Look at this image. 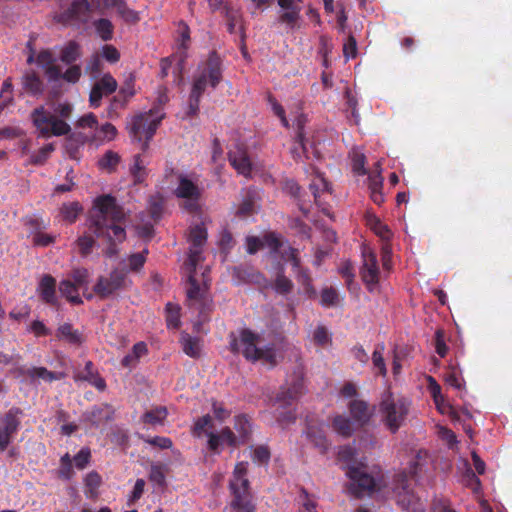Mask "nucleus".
I'll list each match as a JSON object with an SVG mask.
<instances>
[{
    "instance_id": "nucleus-29",
    "label": "nucleus",
    "mask_w": 512,
    "mask_h": 512,
    "mask_svg": "<svg viewBox=\"0 0 512 512\" xmlns=\"http://www.w3.org/2000/svg\"><path fill=\"white\" fill-rule=\"evenodd\" d=\"M79 288L70 279L62 280L59 284V291L63 297L73 304H82V299L78 294Z\"/></svg>"
},
{
    "instance_id": "nucleus-7",
    "label": "nucleus",
    "mask_w": 512,
    "mask_h": 512,
    "mask_svg": "<svg viewBox=\"0 0 512 512\" xmlns=\"http://www.w3.org/2000/svg\"><path fill=\"white\" fill-rule=\"evenodd\" d=\"M346 475L351 480L350 491L356 497L374 492L377 488V480L371 475L367 466L362 463H354L346 467Z\"/></svg>"
},
{
    "instance_id": "nucleus-53",
    "label": "nucleus",
    "mask_w": 512,
    "mask_h": 512,
    "mask_svg": "<svg viewBox=\"0 0 512 512\" xmlns=\"http://www.w3.org/2000/svg\"><path fill=\"white\" fill-rule=\"evenodd\" d=\"M338 303V293L333 287H326L321 292V304L326 307L336 306Z\"/></svg>"
},
{
    "instance_id": "nucleus-17",
    "label": "nucleus",
    "mask_w": 512,
    "mask_h": 512,
    "mask_svg": "<svg viewBox=\"0 0 512 512\" xmlns=\"http://www.w3.org/2000/svg\"><path fill=\"white\" fill-rule=\"evenodd\" d=\"M223 17L226 20L227 30L230 34L236 33L238 27L241 39L244 41L245 34L243 29V17L240 7L233 5L231 2H225Z\"/></svg>"
},
{
    "instance_id": "nucleus-52",
    "label": "nucleus",
    "mask_w": 512,
    "mask_h": 512,
    "mask_svg": "<svg viewBox=\"0 0 512 512\" xmlns=\"http://www.w3.org/2000/svg\"><path fill=\"white\" fill-rule=\"evenodd\" d=\"M91 460V451L88 447H83L79 450V452L74 456L73 462L75 467L79 470H83L87 467Z\"/></svg>"
},
{
    "instance_id": "nucleus-14",
    "label": "nucleus",
    "mask_w": 512,
    "mask_h": 512,
    "mask_svg": "<svg viewBox=\"0 0 512 512\" xmlns=\"http://www.w3.org/2000/svg\"><path fill=\"white\" fill-rule=\"evenodd\" d=\"M117 81L115 78L107 73L100 80H98L92 87L89 95V103L93 108H97L101 104L103 96L114 93L117 89Z\"/></svg>"
},
{
    "instance_id": "nucleus-43",
    "label": "nucleus",
    "mask_w": 512,
    "mask_h": 512,
    "mask_svg": "<svg viewBox=\"0 0 512 512\" xmlns=\"http://www.w3.org/2000/svg\"><path fill=\"white\" fill-rule=\"evenodd\" d=\"M309 189L314 196L315 203L320 206V193L324 191L328 192L330 190V183L319 176L310 183Z\"/></svg>"
},
{
    "instance_id": "nucleus-50",
    "label": "nucleus",
    "mask_w": 512,
    "mask_h": 512,
    "mask_svg": "<svg viewBox=\"0 0 512 512\" xmlns=\"http://www.w3.org/2000/svg\"><path fill=\"white\" fill-rule=\"evenodd\" d=\"M263 360L265 363L270 366H275L277 364L276 359V351L273 345L266 346L265 348H260L259 353L256 354L253 361Z\"/></svg>"
},
{
    "instance_id": "nucleus-18",
    "label": "nucleus",
    "mask_w": 512,
    "mask_h": 512,
    "mask_svg": "<svg viewBox=\"0 0 512 512\" xmlns=\"http://www.w3.org/2000/svg\"><path fill=\"white\" fill-rule=\"evenodd\" d=\"M37 292L45 304L50 306L57 305L56 280L50 274H45L41 277L37 286Z\"/></svg>"
},
{
    "instance_id": "nucleus-3",
    "label": "nucleus",
    "mask_w": 512,
    "mask_h": 512,
    "mask_svg": "<svg viewBox=\"0 0 512 512\" xmlns=\"http://www.w3.org/2000/svg\"><path fill=\"white\" fill-rule=\"evenodd\" d=\"M30 120L41 138L68 135L70 125L63 119L54 115L44 105L34 108L30 113Z\"/></svg>"
},
{
    "instance_id": "nucleus-63",
    "label": "nucleus",
    "mask_w": 512,
    "mask_h": 512,
    "mask_svg": "<svg viewBox=\"0 0 512 512\" xmlns=\"http://www.w3.org/2000/svg\"><path fill=\"white\" fill-rule=\"evenodd\" d=\"M435 350L442 358L445 357L448 352V346L445 343V334L441 329L435 332Z\"/></svg>"
},
{
    "instance_id": "nucleus-22",
    "label": "nucleus",
    "mask_w": 512,
    "mask_h": 512,
    "mask_svg": "<svg viewBox=\"0 0 512 512\" xmlns=\"http://www.w3.org/2000/svg\"><path fill=\"white\" fill-rule=\"evenodd\" d=\"M74 380L75 381H87L92 386L96 387L98 390H104L106 387L105 380L95 370L94 364L90 360L86 361L82 372H78V373L74 374Z\"/></svg>"
},
{
    "instance_id": "nucleus-40",
    "label": "nucleus",
    "mask_w": 512,
    "mask_h": 512,
    "mask_svg": "<svg viewBox=\"0 0 512 512\" xmlns=\"http://www.w3.org/2000/svg\"><path fill=\"white\" fill-rule=\"evenodd\" d=\"M368 226L382 239L388 240L392 233L387 225L383 224L379 218L374 215L367 217Z\"/></svg>"
},
{
    "instance_id": "nucleus-28",
    "label": "nucleus",
    "mask_w": 512,
    "mask_h": 512,
    "mask_svg": "<svg viewBox=\"0 0 512 512\" xmlns=\"http://www.w3.org/2000/svg\"><path fill=\"white\" fill-rule=\"evenodd\" d=\"M181 344L183 352L191 358H199L201 355V341L197 337H192L189 334L181 336Z\"/></svg>"
},
{
    "instance_id": "nucleus-59",
    "label": "nucleus",
    "mask_w": 512,
    "mask_h": 512,
    "mask_svg": "<svg viewBox=\"0 0 512 512\" xmlns=\"http://www.w3.org/2000/svg\"><path fill=\"white\" fill-rule=\"evenodd\" d=\"M54 241L55 236H52L41 231H35L32 234V242L35 246L47 247L50 244L54 243Z\"/></svg>"
},
{
    "instance_id": "nucleus-2",
    "label": "nucleus",
    "mask_w": 512,
    "mask_h": 512,
    "mask_svg": "<svg viewBox=\"0 0 512 512\" xmlns=\"http://www.w3.org/2000/svg\"><path fill=\"white\" fill-rule=\"evenodd\" d=\"M223 77L222 60L220 56L212 51L208 58L201 62L193 76L192 87L186 110L187 117H194L198 114L202 95L209 86L215 89Z\"/></svg>"
},
{
    "instance_id": "nucleus-44",
    "label": "nucleus",
    "mask_w": 512,
    "mask_h": 512,
    "mask_svg": "<svg viewBox=\"0 0 512 512\" xmlns=\"http://www.w3.org/2000/svg\"><path fill=\"white\" fill-rule=\"evenodd\" d=\"M207 240V230L202 225H196L191 228L189 241L191 246L203 247Z\"/></svg>"
},
{
    "instance_id": "nucleus-47",
    "label": "nucleus",
    "mask_w": 512,
    "mask_h": 512,
    "mask_svg": "<svg viewBox=\"0 0 512 512\" xmlns=\"http://www.w3.org/2000/svg\"><path fill=\"white\" fill-rule=\"evenodd\" d=\"M271 458L268 446L259 445L253 449L252 461L258 465H267Z\"/></svg>"
},
{
    "instance_id": "nucleus-56",
    "label": "nucleus",
    "mask_w": 512,
    "mask_h": 512,
    "mask_svg": "<svg viewBox=\"0 0 512 512\" xmlns=\"http://www.w3.org/2000/svg\"><path fill=\"white\" fill-rule=\"evenodd\" d=\"M301 8L293 9L291 11H284L279 16V21L288 25L291 29L297 26V22L300 18Z\"/></svg>"
},
{
    "instance_id": "nucleus-33",
    "label": "nucleus",
    "mask_w": 512,
    "mask_h": 512,
    "mask_svg": "<svg viewBox=\"0 0 512 512\" xmlns=\"http://www.w3.org/2000/svg\"><path fill=\"white\" fill-rule=\"evenodd\" d=\"M111 6L117 10V13L126 21L135 23L139 21L138 13L130 9L125 0H111Z\"/></svg>"
},
{
    "instance_id": "nucleus-9",
    "label": "nucleus",
    "mask_w": 512,
    "mask_h": 512,
    "mask_svg": "<svg viewBox=\"0 0 512 512\" xmlns=\"http://www.w3.org/2000/svg\"><path fill=\"white\" fill-rule=\"evenodd\" d=\"M23 414L21 408L13 406L1 417L0 453L4 452L13 442L15 435L21 428V417Z\"/></svg>"
},
{
    "instance_id": "nucleus-25",
    "label": "nucleus",
    "mask_w": 512,
    "mask_h": 512,
    "mask_svg": "<svg viewBox=\"0 0 512 512\" xmlns=\"http://www.w3.org/2000/svg\"><path fill=\"white\" fill-rule=\"evenodd\" d=\"M234 429L237 432L236 438L239 439V445H243L250 440L252 424L247 415L239 414L234 417Z\"/></svg>"
},
{
    "instance_id": "nucleus-42",
    "label": "nucleus",
    "mask_w": 512,
    "mask_h": 512,
    "mask_svg": "<svg viewBox=\"0 0 512 512\" xmlns=\"http://www.w3.org/2000/svg\"><path fill=\"white\" fill-rule=\"evenodd\" d=\"M165 310L167 327L172 329L179 328L181 324L180 307L172 303H167Z\"/></svg>"
},
{
    "instance_id": "nucleus-51",
    "label": "nucleus",
    "mask_w": 512,
    "mask_h": 512,
    "mask_svg": "<svg viewBox=\"0 0 512 512\" xmlns=\"http://www.w3.org/2000/svg\"><path fill=\"white\" fill-rule=\"evenodd\" d=\"M383 180L384 179L381 175V164L380 162H377L375 164V171L368 177L370 192L382 190Z\"/></svg>"
},
{
    "instance_id": "nucleus-45",
    "label": "nucleus",
    "mask_w": 512,
    "mask_h": 512,
    "mask_svg": "<svg viewBox=\"0 0 512 512\" xmlns=\"http://www.w3.org/2000/svg\"><path fill=\"white\" fill-rule=\"evenodd\" d=\"M58 334L60 337L66 339L69 343L79 344L81 342V335L77 330H74L70 323H64L59 326Z\"/></svg>"
},
{
    "instance_id": "nucleus-31",
    "label": "nucleus",
    "mask_w": 512,
    "mask_h": 512,
    "mask_svg": "<svg viewBox=\"0 0 512 512\" xmlns=\"http://www.w3.org/2000/svg\"><path fill=\"white\" fill-rule=\"evenodd\" d=\"M85 494L87 497H96L102 484V477L96 471L89 472L84 478Z\"/></svg>"
},
{
    "instance_id": "nucleus-62",
    "label": "nucleus",
    "mask_w": 512,
    "mask_h": 512,
    "mask_svg": "<svg viewBox=\"0 0 512 512\" xmlns=\"http://www.w3.org/2000/svg\"><path fill=\"white\" fill-rule=\"evenodd\" d=\"M339 273L345 279L347 288L352 290L354 288V272L351 263L346 262L339 268Z\"/></svg>"
},
{
    "instance_id": "nucleus-35",
    "label": "nucleus",
    "mask_w": 512,
    "mask_h": 512,
    "mask_svg": "<svg viewBox=\"0 0 512 512\" xmlns=\"http://www.w3.org/2000/svg\"><path fill=\"white\" fill-rule=\"evenodd\" d=\"M333 429L343 437H350L353 434V425L349 418L337 415L332 422Z\"/></svg>"
},
{
    "instance_id": "nucleus-41",
    "label": "nucleus",
    "mask_w": 512,
    "mask_h": 512,
    "mask_svg": "<svg viewBox=\"0 0 512 512\" xmlns=\"http://www.w3.org/2000/svg\"><path fill=\"white\" fill-rule=\"evenodd\" d=\"M74 476L72 459L69 453L64 454L60 458V467L57 470V477L62 480H70Z\"/></svg>"
},
{
    "instance_id": "nucleus-39",
    "label": "nucleus",
    "mask_w": 512,
    "mask_h": 512,
    "mask_svg": "<svg viewBox=\"0 0 512 512\" xmlns=\"http://www.w3.org/2000/svg\"><path fill=\"white\" fill-rule=\"evenodd\" d=\"M120 155L112 150H108L98 161V165L101 169L107 170L108 172L115 171L117 165L120 162Z\"/></svg>"
},
{
    "instance_id": "nucleus-54",
    "label": "nucleus",
    "mask_w": 512,
    "mask_h": 512,
    "mask_svg": "<svg viewBox=\"0 0 512 512\" xmlns=\"http://www.w3.org/2000/svg\"><path fill=\"white\" fill-rule=\"evenodd\" d=\"M147 253L148 250L145 249L140 253L131 254L128 258L129 270L138 272L145 264Z\"/></svg>"
},
{
    "instance_id": "nucleus-11",
    "label": "nucleus",
    "mask_w": 512,
    "mask_h": 512,
    "mask_svg": "<svg viewBox=\"0 0 512 512\" xmlns=\"http://www.w3.org/2000/svg\"><path fill=\"white\" fill-rule=\"evenodd\" d=\"M174 194L178 198L187 200L184 205L187 211L196 213L200 210L199 200L202 195V190L184 174H179L178 186Z\"/></svg>"
},
{
    "instance_id": "nucleus-23",
    "label": "nucleus",
    "mask_w": 512,
    "mask_h": 512,
    "mask_svg": "<svg viewBox=\"0 0 512 512\" xmlns=\"http://www.w3.org/2000/svg\"><path fill=\"white\" fill-rule=\"evenodd\" d=\"M306 436L321 454H325L329 449L330 444L321 426L308 424L306 429Z\"/></svg>"
},
{
    "instance_id": "nucleus-13",
    "label": "nucleus",
    "mask_w": 512,
    "mask_h": 512,
    "mask_svg": "<svg viewBox=\"0 0 512 512\" xmlns=\"http://www.w3.org/2000/svg\"><path fill=\"white\" fill-rule=\"evenodd\" d=\"M363 264L360 270V275L363 282L367 286L376 285L379 282V266L376 254L369 248L364 246L362 248Z\"/></svg>"
},
{
    "instance_id": "nucleus-12",
    "label": "nucleus",
    "mask_w": 512,
    "mask_h": 512,
    "mask_svg": "<svg viewBox=\"0 0 512 512\" xmlns=\"http://www.w3.org/2000/svg\"><path fill=\"white\" fill-rule=\"evenodd\" d=\"M91 4L88 0H73L69 7L57 13L54 19L63 25L86 23L90 17Z\"/></svg>"
},
{
    "instance_id": "nucleus-58",
    "label": "nucleus",
    "mask_w": 512,
    "mask_h": 512,
    "mask_svg": "<svg viewBox=\"0 0 512 512\" xmlns=\"http://www.w3.org/2000/svg\"><path fill=\"white\" fill-rule=\"evenodd\" d=\"M76 243L79 248L80 254L82 256H87L91 253L92 248L95 244V240L92 236L83 235L77 239Z\"/></svg>"
},
{
    "instance_id": "nucleus-61",
    "label": "nucleus",
    "mask_w": 512,
    "mask_h": 512,
    "mask_svg": "<svg viewBox=\"0 0 512 512\" xmlns=\"http://www.w3.org/2000/svg\"><path fill=\"white\" fill-rule=\"evenodd\" d=\"M212 411L214 413V417L219 422H224L231 415V411L224 407L222 402H218L217 400H212Z\"/></svg>"
},
{
    "instance_id": "nucleus-6",
    "label": "nucleus",
    "mask_w": 512,
    "mask_h": 512,
    "mask_svg": "<svg viewBox=\"0 0 512 512\" xmlns=\"http://www.w3.org/2000/svg\"><path fill=\"white\" fill-rule=\"evenodd\" d=\"M416 473V468L409 474L405 471L398 473L394 478L393 491L396 502L406 512H424L425 503L410 489L409 477Z\"/></svg>"
},
{
    "instance_id": "nucleus-34",
    "label": "nucleus",
    "mask_w": 512,
    "mask_h": 512,
    "mask_svg": "<svg viewBox=\"0 0 512 512\" xmlns=\"http://www.w3.org/2000/svg\"><path fill=\"white\" fill-rule=\"evenodd\" d=\"M82 212V206L79 202L64 203L60 208V213L63 220L68 223H74L79 214Z\"/></svg>"
},
{
    "instance_id": "nucleus-60",
    "label": "nucleus",
    "mask_w": 512,
    "mask_h": 512,
    "mask_svg": "<svg viewBox=\"0 0 512 512\" xmlns=\"http://www.w3.org/2000/svg\"><path fill=\"white\" fill-rule=\"evenodd\" d=\"M144 442L148 443L151 446L158 447L160 449H169L172 447L173 442L168 437L163 436H155V437H142Z\"/></svg>"
},
{
    "instance_id": "nucleus-15",
    "label": "nucleus",
    "mask_w": 512,
    "mask_h": 512,
    "mask_svg": "<svg viewBox=\"0 0 512 512\" xmlns=\"http://www.w3.org/2000/svg\"><path fill=\"white\" fill-rule=\"evenodd\" d=\"M206 436L208 437L207 447L215 454H219L221 452L220 447L224 443L230 447L239 446V439L236 438V434L229 427L222 428L219 433H206Z\"/></svg>"
},
{
    "instance_id": "nucleus-19",
    "label": "nucleus",
    "mask_w": 512,
    "mask_h": 512,
    "mask_svg": "<svg viewBox=\"0 0 512 512\" xmlns=\"http://www.w3.org/2000/svg\"><path fill=\"white\" fill-rule=\"evenodd\" d=\"M16 372L21 376L29 377L31 380L42 379L45 382H53L65 378V373L49 371L45 367H19L16 369Z\"/></svg>"
},
{
    "instance_id": "nucleus-8",
    "label": "nucleus",
    "mask_w": 512,
    "mask_h": 512,
    "mask_svg": "<svg viewBox=\"0 0 512 512\" xmlns=\"http://www.w3.org/2000/svg\"><path fill=\"white\" fill-rule=\"evenodd\" d=\"M127 271L113 269L108 276H99L93 287V292L100 299H107L127 288L129 284Z\"/></svg>"
},
{
    "instance_id": "nucleus-10",
    "label": "nucleus",
    "mask_w": 512,
    "mask_h": 512,
    "mask_svg": "<svg viewBox=\"0 0 512 512\" xmlns=\"http://www.w3.org/2000/svg\"><path fill=\"white\" fill-rule=\"evenodd\" d=\"M230 351L234 354L242 353L247 360L253 361L256 354L259 353V342L260 335L254 333L252 330L245 328L240 331V339L232 333L230 335Z\"/></svg>"
},
{
    "instance_id": "nucleus-30",
    "label": "nucleus",
    "mask_w": 512,
    "mask_h": 512,
    "mask_svg": "<svg viewBox=\"0 0 512 512\" xmlns=\"http://www.w3.org/2000/svg\"><path fill=\"white\" fill-rule=\"evenodd\" d=\"M214 428L213 418L210 414L198 417L192 426L191 433L194 437L200 438L206 433H209V429Z\"/></svg>"
},
{
    "instance_id": "nucleus-32",
    "label": "nucleus",
    "mask_w": 512,
    "mask_h": 512,
    "mask_svg": "<svg viewBox=\"0 0 512 512\" xmlns=\"http://www.w3.org/2000/svg\"><path fill=\"white\" fill-rule=\"evenodd\" d=\"M93 26L97 35L103 41H110L113 38L114 34V25L112 22L106 18H100L93 22Z\"/></svg>"
},
{
    "instance_id": "nucleus-26",
    "label": "nucleus",
    "mask_w": 512,
    "mask_h": 512,
    "mask_svg": "<svg viewBox=\"0 0 512 512\" xmlns=\"http://www.w3.org/2000/svg\"><path fill=\"white\" fill-rule=\"evenodd\" d=\"M349 411L352 418L359 424H365L370 420L372 415L367 402L363 400H352L349 403Z\"/></svg>"
},
{
    "instance_id": "nucleus-16",
    "label": "nucleus",
    "mask_w": 512,
    "mask_h": 512,
    "mask_svg": "<svg viewBox=\"0 0 512 512\" xmlns=\"http://www.w3.org/2000/svg\"><path fill=\"white\" fill-rule=\"evenodd\" d=\"M248 486L249 481L247 479H243L242 489L237 487L234 483L230 484V488L233 494L231 507L238 512H253L254 510V507L249 499Z\"/></svg>"
},
{
    "instance_id": "nucleus-55",
    "label": "nucleus",
    "mask_w": 512,
    "mask_h": 512,
    "mask_svg": "<svg viewBox=\"0 0 512 512\" xmlns=\"http://www.w3.org/2000/svg\"><path fill=\"white\" fill-rule=\"evenodd\" d=\"M54 145L52 143L44 145L40 148L37 153L31 156V162L35 165H41L48 159L51 152L54 151Z\"/></svg>"
},
{
    "instance_id": "nucleus-4",
    "label": "nucleus",
    "mask_w": 512,
    "mask_h": 512,
    "mask_svg": "<svg viewBox=\"0 0 512 512\" xmlns=\"http://www.w3.org/2000/svg\"><path fill=\"white\" fill-rule=\"evenodd\" d=\"M379 412L387 428L396 433L406 419L409 403L404 398L396 399L391 393H386L379 404Z\"/></svg>"
},
{
    "instance_id": "nucleus-36",
    "label": "nucleus",
    "mask_w": 512,
    "mask_h": 512,
    "mask_svg": "<svg viewBox=\"0 0 512 512\" xmlns=\"http://www.w3.org/2000/svg\"><path fill=\"white\" fill-rule=\"evenodd\" d=\"M130 173L136 183H142L147 176L146 164L140 154L133 157V164L130 167Z\"/></svg>"
},
{
    "instance_id": "nucleus-24",
    "label": "nucleus",
    "mask_w": 512,
    "mask_h": 512,
    "mask_svg": "<svg viewBox=\"0 0 512 512\" xmlns=\"http://www.w3.org/2000/svg\"><path fill=\"white\" fill-rule=\"evenodd\" d=\"M302 390V380H297L290 387H282L276 396V401L283 407L290 406L302 394Z\"/></svg>"
},
{
    "instance_id": "nucleus-1",
    "label": "nucleus",
    "mask_w": 512,
    "mask_h": 512,
    "mask_svg": "<svg viewBox=\"0 0 512 512\" xmlns=\"http://www.w3.org/2000/svg\"><path fill=\"white\" fill-rule=\"evenodd\" d=\"M125 213L118 205L115 197L101 195L94 201L93 210L89 217V230L97 237L106 239L109 243L104 254L112 258L118 254L117 243L126 239L123 227Z\"/></svg>"
},
{
    "instance_id": "nucleus-20",
    "label": "nucleus",
    "mask_w": 512,
    "mask_h": 512,
    "mask_svg": "<svg viewBox=\"0 0 512 512\" xmlns=\"http://www.w3.org/2000/svg\"><path fill=\"white\" fill-rule=\"evenodd\" d=\"M230 165L241 175L248 177L252 172V164L245 150L237 149L228 153Z\"/></svg>"
},
{
    "instance_id": "nucleus-49",
    "label": "nucleus",
    "mask_w": 512,
    "mask_h": 512,
    "mask_svg": "<svg viewBox=\"0 0 512 512\" xmlns=\"http://www.w3.org/2000/svg\"><path fill=\"white\" fill-rule=\"evenodd\" d=\"M274 289L277 293L286 295L292 291L293 283L283 272H280L275 279Z\"/></svg>"
},
{
    "instance_id": "nucleus-64",
    "label": "nucleus",
    "mask_w": 512,
    "mask_h": 512,
    "mask_svg": "<svg viewBox=\"0 0 512 512\" xmlns=\"http://www.w3.org/2000/svg\"><path fill=\"white\" fill-rule=\"evenodd\" d=\"M267 245L273 253H278L282 247L281 239L274 232L264 235L263 245Z\"/></svg>"
},
{
    "instance_id": "nucleus-37",
    "label": "nucleus",
    "mask_w": 512,
    "mask_h": 512,
    "mask_svg": "<svg viewBox=\"0 0 512 512\" xmlns=\"http://www.w3.org/2000/svg\"><path fill=\"white\" fill-rule=\"evenodd\" d=\"M167 415L166 407L160 406L146 411L142 416V420L144 423L156 425L163 423Z\"/></svg>"
},
{
    "instance_id": "nucleus-57",
    "label": "nucleus",
    "mask_w": 512,
    "mask_h": 512,
    "mask_svg": "<svg viewBox=\"0 0 512 512\" xmlns=\"http://www.w3.org/2000/svg\"><path fill=\"white\" fill-rule=\"evenodd\" d=\"M282 257L286 261L291 262L294 271L302 267L298 249L289 246L286 250L282 252Z\"/></svg>"
},
{
    "instance_id": "nucleus-27",
    "label": "nucleus",
    "mask_w": 512,
    "mask_h": 512,
    "mask_svg": "<svg viewBox=\"0 0 512 512\" xmlns=\"http://www.w3.org/2000/svg\"><path fill=\"white\" fill-rule=\"evenodd\" d=\"M81 57V46L74 40L69 41L60 52V60L71 65L75 63Z\"/></svg>"
},
{
    "instance_id": "nucleus-48",
    "label": "nucleus",
    "mask_w": 512,
    "mask_h": 512,
    "mask_svg": "<svg viewBox=\"0 0 512 512\" xmlns=\"http://www.w3.org/2000/svg\"><path fill=\"white\" fill-rule=\"evenodd\" d=\"M91 421L95 425H100L102 422H107L112 419V412L109 410L108 406L105 407H95L91 411Z\"/></svg>"
},
{
    "instance_id": "nucleus-38",
    "label": "nucleus",
    "mask_w": 512,
    "mask_h": 512,
    "mask_svg": "<svg viewBox=\"0 0 512 512\" xmlns=\"http://www.w3.org/2000/svg\"><path fill=\"white\" fill-rule=\"evenodd\" d=\"M297 281L302 285L305 293L309 297L316 296V290L312 285V278L310 276L309 270L303 267L299 268L295 271Z\"/></svg>"
},
{
    "instance_id": "nucleus-46",
    "label": "nucleus",
    "mask_w": 512,
    "mask_h": 512,
    "mask_svg": "<svg viewBox=\"0 0 512 512\" xmlns=\"http://www.w3.org/2000/svg\"><path fill=\"white\" fill-rule=\"evenodd\" d=\"M385 350L384 344H378L372 354V362L374 365V368L378 370V373L382 376H385L387 374V369L385 365V361L383 358V352Z\"/></svg>"
},
{
    "instance_id": "nucleus-5",
    "label": "nucleus",
    "mask_w": 512,
    "mask_h": 512,
    "mask_svg": "<svg viewBox=\"0 0 512 512\" xmlns=\"http://www.w3.org/2000/svg\"><path fill=\"white\" fill-rule=\"evenodd\" d=\"M158 108H153L149 112L136 115L130 125V134L132 137L142 142V151L145 152L149 147V141L153 138L164 114H160Z\"/></svg>"
},
{
    "instance_id": "nucleus-21",
    "label": "nucleus",
    "mask_w": 512,
    "mask_h": 512,
    "mask_svg": "<svg viewBox=\"0 0 512 512\" xmlns=\"http://www.w3.org/2000/svg\"><path fill=\"white\" fill-rule=\"evenodd\" d=\"M21 84L25 92L33 97H40L45 89L43 80L33 70L26 71L23 74Z\"/></svg>"
}]
</instances>
